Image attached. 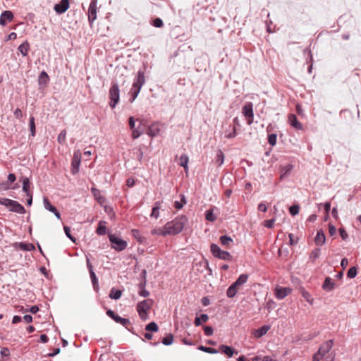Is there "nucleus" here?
<instances>
[{"instance_id":"obj_1","label":"nucleus","mask_w":361,"mask_h":361,"mask_svg":"<svg viewBox=\"0 0 361 361\" xmlns=\"http://www.w3.org/2000/svg\"><path fill=\"white\" fill-rule=\"evenodd\" d=\"M188 219L185 216H180L176 218L172 221L167 222L164 226V233L163 236L167 235H174L180 233L185 224L187 223Z\"/></svg>"},{"instance_id":"obj_2","label":"nucleus","mask_w":361,"mask_h":361,"mask_svg":"<svg viewBox=\"0 0 361 361\" xmlns=\"http://www.w3.org/2000/svg\"><path fill=\"white\" fill-rule=\"evenodd\" d=\"M145 83V73L142 71L137 72V75L134 79L132 87L130 91V101L133 102L138 96L140 90L143 85Z\"/></svg>"},{"instance_id":"obj_3","label":"nucleus","mask_w":361,"mask_h":361,"mask_svg":"<svg viewBox=\"0 0 361 361\" xmlns=\"http://www.w3.org/2000/svg\"><path fill=\"white\" fill-rule=\"evenodd\" d=\"M248 279V275L243 274L237 279V280L231 284L226 291V295L229 298L235 297L240 288L245 284Z\"/></svg>"},{"instance_id":"obj_4","label":"nucleus","mask_w":361,"mask_h":361,"mask_svg":"<svg viewBox=\"0 0 361 361\" xmlns=\"http://www.w3.org/2000/svg\"><path fill=\"white\" fill-rule=\"evenodd\" d=\"M0 204L7 207L9 211L16 212L20 214H23L26 212L24 207L18 202L8 198H0Z\"/></svg>"},{"instance_id":"obj_5","label":"nucleus","mask_w":361,"mask_h":361,"mask_svg":"<svg viewBox=\"0 0 361 361\" xmlns=\"http://www.w3.org/2000/svg\"><path fill=\"white\" fill-rule=\"evenodd\" d=\"M334 341L329 340L324 343L313 356L312 361H320L329 352L333 346Z\"/></svg>"},{"instance_id":"obj_6","label":"nucleus","mask_w":361,"mask_h":361,"mask_svg":"<svg viewBox=\"0 0 361 361\" xmlns=\"http://www.w3.org/2000/svg\"><path fill=\"white\" fill-rule=\"evenodd\" d=\"M153 301L150 299L144 300L137 305V311L140 317L142 320H146L147 318V311L152 305Z\"/></svg>"},{"instance_id":"obj_7","label":"nucleus","mask_w":361,"mask_h":361,"mask_svg":"<svg viewBox=\"0 0 361 361\" xmlns=\"http://www.w3.org/2000/svg\"><path fill=\"white\" fill-rule=\"evenodd\" d=\"M109 241L111 244V247L116 251L121 252L124 250L128 245L126 240L116 236L115 235H109Z\"/></svg>"},{"instance_id":"obj_8","label":"nucleus","mask_w":361,"mask_h":361,"mask_svg":"<svg viewBox=\"0 0 361 361\" xmlns=\"http://www.w3.org/2000/svg\"><path fill=\"white\" fill-rule=\"evenodd\" d=\"M119 92H120V91H119V87H118V84L117 83L113 84L109 90V99H110L109 105L112 109L115 108L116 105L119 102V98H120Z\"/></svg>"},{"instance_id":"obj_9","label":"nucleus","mask_w":361,"mask_h":361,"mask_svg":"<svg viewBox=\"0 0 361 361\" xmlns=\"http://www.w3.org/2000/svg\"><path fill=\"white\" fill-rule=\"evenodd\" d=\"M242 113L247 118V124L251 125L253 122V104L252 102H247L243 107Z\"/></svg>"},{"instance_id":"obj_10","label":"nucleus","mask_w":361,"mask_h":361,"mask_svg":"<svg viewBox=\"0 0 361 361\" xmlns=\"http://www.w3.org/2000/svg\"><path fill=\"white\" fill-rule=\"evenodd\" d=\"M97 18V0H92L88 8V21L92 25Z\"/></svg>"},{"instance_id":"obj_11","label":"nucleus","mask_w":361,"mask_h":361,"mask_svg":"<svg viewBox=\"0 0 361 361\" xmlns=\"http://www.w3.org/2000/svg\"><path fill=\"white\" fill-rule=\"evenodd\" d=\"M219 214V209L216 207H211L204 213V218L206 220L213 222L214 221Z\"/></svg>"},{"instance_id":"obj_12","label":"nucleus","mask_w":361,"mask_h":361,"mask_svg":"<svg viewBox=\"0 0 361 361\" xmlns=\"http://www.w3.org/2000/svg\"><path fill=\"white\" fill-rule=\"evenodd\" d=\"M14 16L11 11H4L0 16V25L5 26L7 22H11L13 20Z\"/></svg>"},{"instance_id":"obj_13","label":"nucleus","mask_w":361,"mask_h":361,"mask_svg":"<svg viewBox=\"0 0 361 361\" xmlns=\"http://www.w3.org/2000/svg\"><path fill=\"white\" fill-rule=\"evenodd\" d=\"M69 8L68 0H61L59 4H55L54 11L59 14L65 13Z\"/></svg>"},{"instance_id":"obj_14","label":"nucleus","mask_w":361,"mask_h":361,"mask_svg":"<svg viewBox=\"0 0 361 361\" xmlns=\"http://www.w3.org/2000/svg\"><path fill=\"white\" fill-rule=\"evenodd\" d=\"M80 154L79 152H75L71 166H72V173L73 174H75L79 171V166L80 164Z\"/></svg>"},{"instance_id":"obj_15","label":"nucleus","mask_w":361,"mask_h":361,"mask_svg":"<svg viewBox=\"0 0 361 361\" xmlns=\"http://www.w3.org/2000/svg\"><path fill=\"white\" fill-rule=\"evenodd\" d=\"M49 82V77L46 71H43L38 77V84L39 89L44 88Z\"/></svg>"},{"instance_id":"obj_16","label":"nucleus","mask_w":361,"mask_h":361,"mask_svg":"<svg viewBox=\"0 0 361 361\" xmlns=\"http://www.w3.org/2000/svg\"><path fill=\"white\" fill-rule=\"evenodd\" d=\"M291 293V289L290 288L281 287L276 288L275 295L279 299H283L286 297L289 293Z\"/></svg>"},{"instance_id":"obj_17","label":"nucleus","mask_w":361,"mask_h":361,"mask_svg":"<svg viewBox=\"0 0 361 361\" xmlns=\"http://www.w3.org/2000/svg\"><path fill=\"white\" fill-rule=\"evenodd\" d=\"M159 132H160V128L157 123L152 124L146 130V133L152 137H156L157 135H158Z\"/></svg>"},{"instance_id":"obj_18","label":"nucleus","mask_w":361,"mask_h":361,"mask_svg":"<svg viewBox=\"0 0 361 361\" xmlns=\"http://www.w3.org/2000/svg\"><path fill=\"white\" fill-rule=\"evenodd\" d=\"M288 122L291 126L297 130H301L302 128V123L298 121L295 114H290L288 116Z\"/></svg>"},{"instance_id":"obj_19","label":"nucleus","mask_w":361,"mask_h":361,"mask_svg":"<svg viewBox=\"0 0 361 361\" xmlns=\"http://www.w3.org/2000/svg\"><path fill=\"white\" fill-rule=\"evenodd\" d=\"M20 181L23 184V191L26 194H31L32 193L30 190V182L27 177L26 176H22L20 178Z\"/></svg>"},{"instance_id":"obj_20","label":"nucleus","mask_w":361,"mask_h":361,"mask_svg":"<svg viewBox=\"0 0 361 361\" xmlns=\"http://www.w3.org/2000/svg\"><path fill=\"white\" fill-rule=\"evenodd\" d=\"M161 202H155L150 214V217L157 219L159 217V210L161 209Z\"/></svg>"},{"instance_id":"obj_21","label":"nucleus","mask_w":361,"mask_h":361,"mask_svg":"<svg viewBox=\"0 0 361 361\" xmlns=\"http://www.w3.org/2000/svg\"><path fill=\"white\" fill-rule=\"evenodd\" d=\"M219 350L222 353L226 354L228 357H231L234 354H238V352L233 348L225 345H221Z\"/></svg>"},{"instance_id":"obj_22","label":"nucleus","mask_w":361,"mask_h":361,"mask_svg":"<svg viewBox=\"0 0 361 361\" xmlns=\"http://www.w3.org/2000/svg\"><path fill=\"white\" fill-rule=\"evenodd\" d=\"M335 288V283L333 281L332 279L330 277H326L324 280V282L322 285V288L326 291H331Z\"/></svg>"},{"instance_id":"obj_23","label":"nucleus","mask_w":361,"mask_h":361,"mask_svg":"<svg viewBox=\"0 0 361 361\" xmlns=\"http://www.w3.org/2000/svg\"><path fill=\"white\" fill-rule=\"evenodd\" d=\"M270 329V326L268 325H264L262 327L259 328L258 329L255 330L254 333V336L255 338H261L264 335H265L267 331Z\"/></svg>"},{"instance_id":"obj_24","label":"nucleus","mask_w":361,"mask_h":361,"mask_svg":"<svg viewBox=\"0 0 361 361\" xmlns=\"http://www.w3.org/2000/svg\"><path fill=\"white\" fill-rule=\"evenodd\" d=\"M326 237L323 231H317V235L314 238V242L317 245H322L325 243Z\"/></svg>"},{"instance_id":"obj_25","label":"nucleus","mask_w":361,"mask_h":361,"mask_svg":"<svg viewBox=\"0 0 361 361\" xmlns=\"http://www.w3.org/2000/svg\"><path fill=\"white\" fill-rule=\"evenodd\" d=\"M18 51L23 56H26L28 54L30 50V44L27 41H25L18 48Z\"/></svg>"},{"instance_id":"obj_26","label":"nucleus","mask_w":361,"mask_h":361,"mask_svg":"<svg viewBox=\"0 0 361 361\" xmlns=\"http://www.w3.org/2000/svg\"><path fill=\"white\" fill-rule=\"evenodd\" d=\"M224 136L226 138H233L236 136V128L235 126L230 125L228 128L225 130Z\"/></svg>"},{"instance_id":"obj_27","label":"nucleus","mask_w":361,"mask_h":361,"mask_svg":"<svg viewBox=\"0 0 361 361\" xmlns=\"http://www.w3.org/2000/svg\"><path fill=\"white\" fill-rule=\"evenodd\" d=\"M293 166L290 164H288L286 166H283V167H281V178L283 179L285 177H286L290 173V171L293 170Z\"/></svg>"},{"instance_id":"obj_28","label":"nucleus","mask_w":361,"mask_h":361,"mask_svg":"<svg viewBox=\"0 0 361 361\" xmlns=\"http://www.w3.org/2000/svg\"><path fill=\"white\" fill-rule=\"evenodd\" d=\"M43 203H44V207L47 210H48L52 213H54L55 212H56L57 209L51 204L50 201L48 200L47 197H44Z\"/></svg>"},{"instance_id":"obj_29","label":"nucleus","mask_w":361,"mask_h":361,"mask_svg":"<svg viewBox=\"0 0 361 361\" xmlns=\"http://www.w3.org/2000/svg\"><path fill=\"white\" fill-rule=\"evenodd\" d=\"M91 191H92L93 196L95 197V199L97 200V202H99V203L102 204V202L104 201V197L101 195L99 190H98L95 188H92Z\"/></svg>"},{"instance_id":"obj_30","label":"nucleus","mask_w":361,"mask_h":361,"mask_svg":"<svg viewBox=\"0 0 361 361\" xmlns=\"http://www.w3.org/2000/svg\"><path fill=\"white\" fill-rule=\"evenodd\" d=\"M91 281L93 285V288L96 292L99 291V283L97 278L96 276V274L94 271H91V273H90Z\"/></svg>"},{"instance_id":"obj_31","label":"nucleus","mask_w":361,"mask_h":361,"mask_svg":"<svg viewBox=\"0 0 361 361\" xmlns=\"http://www.w3.org/2000/svg\"><path fill=\"white\" fill-rule=\"evenodd\" d=\"M188 157L185 154H182L179 158L178 164L180 166H183L185 171L188 170Z\"/></svg>"},{"instance_id":"obj_32","label":"nucleus","mask_w":361,"mask_h":361,"mask_svg":"<svg viewBox=\"0 0 361 361\" xmlns=\"http://www.w3.org/2000/svg\"><path fill=\"white\" fill-rule=\"evenodd\" d=\"M18 247L21 250L25 251H32L35 249L33 244L27 243H20Z\"/></svg>"},{"instance_id":"obj_33","label":"nucleus","mask_w":361,"mask_h":361,"mask_svg":"<svg viewBox=\"0 0 361 361\" xmlns=\"http://www.w3.org/2000/svg\"><path fill=\"white\" fill-rule=\"evenodd\" d=\"M116 323H119L126 328H127V326L130 324V322L128 319L123 318L117 314V316L114 318V320Z\"/></svg>"},{"instance_id":"obj_34","label":"nucleus","mask_w":361,"mask_h":361,"mask_svg":"<svg viewBox=\"0 0 361 361\" xmlns=\"http://www.w3.org/2000/svg\"><path fill=\"white\" fill-rule=\"evenodd\" d=\"M186 204V199L184 195H180V201L174 202V207L176 209H180Z\"/></svg>"},{"instance_id":"obj_35","label":"nucleus","mask_w":361,"mask_h":361,"mask_svg":"<svg viewBox=\"0 0 361 361\" xmlns=\"http://www.w3.org/2000/svg\"><path fill=\"white\" fill-rule=\"evenodd\" d=\"M131 234L134 238H135L139 243H142L145 240V238L141 235L140 232L137 229H133Z\"/></svg>"},{"instance_id":"obj_36","label":"nucleus","mask_w":361,"mask_h":361,"mask_svg":"<svg viewBox=\"0 0 361 361\" xmlns=\"http://www.w3.org/2000/svg\"><path fill=\"white\" fill-rule=\"evenodd\" d=\"M224 154L222 151L218 150L216 156L215 162L217 166H220L224 164Z\"/></svg>"},{"instance_id":"obj_37","label":"nucleus","mask_w":361,"mask_h":361,"mask_svg":"<svg viewBox=\"0 0 361 361\" xmlns=\"http://www.w3.org/2000/svg\"><path fill=\"white\" fill-rule=\"evenodd\" d=\"M121 291L120 290H116L115 288H111L109 293V297L111 299L118 300L121 296Z\"/></svg>"},{"instance_id":"obj_38","label":"nucleus","mask_w":361,"mask_h":361,"mask_svg":"<svg viewBox=\"0 0 361 361\" xmlns=\"http://www.w3.org/2000/svg\"><path fill=\"white\" fill-rule=\"evenodd\" d=\"M158 325L154 322H151L145 326V330L147 331L157 332L158 331Z\"/></svg>"},{"instance_id":"obj_39","label":"nucleus","mask_w":361,"mask_h":361,"mask_svg":"<svg viewBox=\"0 0 361 361\" xmlns=\"http://www.w3.org/2000/svg\"><path fill=\"white\" fill-rule=\"evenodd\" d=\"M96 233L99 235H104L106 234V226L103 224V222L102 221H100L99 223V225H98V227L97 228V231H96Z\"/></svg>"},{"instance_id":"obj_40","label":"nucleus","mask_w":361,"mask_h":361,"mask_svg":"<svg viewBox=\"0 0 361 361\" xmlns=\"http://www.w3.org/2000/svg\"><path fill=\"white\" fill-rule=\"evenodd\" d=\"M218 258L226 261H231L232 260V256L231 255L227 252L222 250L220 253V255L218 256Z\"/></svg>"},{"instance_id":"obj_41","label":"nucleus","mask_w":361,"mask_h":361,"mask_svg":"<svg viewBox=\"0 0 361 361\" xmlns=\"http://www.w3.org/2000/svg\"><path fill=\"white\" fill-rule=\"evenodd\" d=\"M142 133H144V128L142 130H140V126H138L137 128L133 129L132 137L133 139H137Z\"/></svg>"},{"instance_id":"obj_42","label":"nucleus","mask_w":361,"mask_h":361,"mask_svg":"<svg viewBox=\"0 0 361 361\" xmlns=\"http://www.w3.org/2000/svg\"><path fill=\"white\" fill-rule=\"evenodd\" d=\"M29 127H30V135L32 137H34L35 135V118L33 116H31L30 118Z\"/></svg>"},{"instance_id":"obj_43","label":"nucleus","mask_w":361,"mask_h":361,"mask_svg":"<svg viewBox=\"0 0 361 361\" xmlns=\"http://www.w3.org/2000/svg\"><path fill=\"white\" fill-rule=\"evenodd\" d=\"M221 251L222 250L220 249V247L217 245H216V244L211 245V252L214 257H218V256L220 255Z\"/></svg>"},{"instance_id":"obj_44","label":"nucleus","mask_w":361,"mask_h":361,"mask_svg":"<svg viewBox=\"0 0 361 361\" xmlns=\"http://www.w3.org/2000/svg\"><path fill=\"white\" fill-rule=\"evenodd\" d=\"M221 243L223 245L228 246L231 242H233V240L231 237H228L227 235H222L220 238Z\"/></svg>"},{"instance_id":"obj_45","label":"nucleus","mask_w":361,"mask_h":361,"mask_svg":"<svg viewBox=\"0 0 361 361\" xmlns=\"http://www.w3.org/2000/svg\"><path fill=\"white\" fill-rule=\"evenodd\" d=\"M173 336L172 334H169L162 339V343L165 345H169L173 343Z\"/></svg>"},{"instance_id":"obj_46","label":"nucleus","mask_w":361,"mask_h":361,"mask_svg":"<svg viewBox=\"0 0 361 361\" xmlns=\"http://www.w3.org/2000/svg\"><path fill=\"white\" fill-rule=\"evenodd\" d=\"M63 230H64V232L66 233V235L73 242H75L76 241V238L75 237H73L71 233V228L70 227L67 226H63Z\"/></svg>"},{"instance_id":"obj_47","label":"nucleus","mask_w":361,"mask_h":361,"mask_svg":"<svg viewBox=\"0 0 361 361\" xmlns=\"http://www.w3.org/2000/svg\"><path fill=\"white\" fill-rule=\"evenodd\" d=\"M320 255V249L319 248H316L314 250H313L310 254V258L314 261L316 259H317Z\"/></svg>"},{"instance_id":"obj_48","label":"nucleus","mask_w":361,"mask_h":361,"mask_svg":"<svg viewBox=\"0 0 361 361\" xmlns=\"http://www.w3.org/2000/svg\"><path fill=\"white\" fill-rule=\"evenodd\" d=\"M357 269L355 267H352L349 269L347 276L350 279L355 278L357 275Z\"/></svg>"},{"instance_id":"obj_49","label":"nucleus","mask_w":361,"mask_h":361,"mask_svg":"<svg viewBox=\"0 0 361 361\" xmlns=\"http://www.w3.org/2000/svg\"><path fill=\"white\" fill-rule=\"evenodd\" d=\"M277 135L275 133L270 134L268 137V142L271 146H274L276 144Z\"/></svg>"},{"instance_id":"obj_50","label":"nucleus","mask_w":361,"mask_h":361,"mask_svg":"<svg viewBox=\"0 0 361 361\" xmlns=\"http://www.w3.org/2000/svg\"><path fill=\"white\" fill-rule=\"evenodd\" d=\"M302 295L306 300L307 302H308L310 304H312L313 299H312L311 295L307 291L303 290L302 291Z\"/></svg>"},{"instance_id":"obj_51","label":"nucleus","mask_w":361,"mask_h":361,"mask_svg":"<svg viewBox=\"0 0 361 361\" xmlns=\"http://www.w3.org/2000/svg\"><path fill=\"white\" fill-rule=\"evenodd\" d=\"M300 210V207L298 204H294L290 207L289 212L291 214V215L295 216L298 214Z\"/></svg>"},{"instance_id":"obj_52","label":"nucleus","mask_w":361,"mask_h":361,"mask_svg":"<svg viewBox=\"0 0 361 361\" xmlns=\"http://www.w3.org/2000/svg\"><path fill=\"white\" fill-rule=\"evenodd\" d=\"M203 320V313L200 311L199 313H197L195 319V324L196 326H200L202 324V321Z\"/></svg>"},{"instance_id":"obj_53","label":"nucleus","mask_w":361,"mask_h":361,"mask_svg":"<svg viewBox=\"0 0 361 361\" xmlns=\"http://www.w3.org/2000/svg\"><path fill=\"white\" fill-rule=\"evenodd\" d=\"M164 226L163 228H154L152 229L151 233L152 235H163V233H164Z\"/></svg>"},{"instance_id":"obj_54","label":"nucleus","mask_w":361,"mask_h":361,"mask_svg":"<svg viewBox=\"0 0 361 361\" xmlns=\"http://www.w3.org/2000/svg\"><path fill=\"white\" fill-rule=\"evenodd\" d=\"M0 353L1 355V358H5L6 357H8L10 355V350L7 348H2L0 350Z\"/></svg>"},{"instance_id":"obj_55","label":"nucleus","mask_w":361,"mask_h":361,"mask_svg":"<svg viewBox=\"0 0 361 361\" xmlns=\"http://www.w3.org/2000/svg\"><path fill=\"white\" fill-rule=\"evenodd\" d=\"M152 25L156 27H161L164 23L161 18H157L153 20Z\"/></svg>"},{"instance_id":"obj_56","label":"nucleus","mask_w":361,"mask_h":361,"mask_svg":"<svg viewBox=\"0 0 361 361\" xmlns=\"http://www.w3.org/2000/svg\"><path fill=\"white\" fill-rule=\"evenodd\" d=\"M66 130H62L59 133V135L58 136V141H59V142L63 143L65 141V140H66Z\"/></svg>"},{"instance_id":"obj_57","label":"nucleus","mask_w":361,"mask_h":361,"mask_svg":"<svg viewBox=\"0 0 361 361\" xmlns=\"http://www.w3.org/2000/svg\"><path fill=\"white\" fill-rule=\"evenodd\" d=\"M338 231H339V233H340V235H341V237L342 238V239L346 240L348 237V235L347 232L345 231V229L343 228H340Z\"/></svg>"},{"instance_id":"obj_58","label":"nucleus","mask_w":361,"mask_h":361,"mask_svg":"<svg viewBox=\"0 0 361 361\" xmlns=\"http://www.w3.org/2000/svg\"><path fill=\"white\" fill-rule=\"evenodd\" d=\"M274 219L267 220L265 221L264 226L269 228H271L274 226Z\"/></svg>"},{"instance_id":"obj_59","label":"nucleus","mask_w":361,"mask_h":361,"mask_svg":"<svg viewBox=\"0 0 361 361\" xmlns=\"http://www.w3.org/2000/svg\"><path fill=\"white\" fill-rule=\"evenodd\" d=\"M14 116H16V118L20 119L23 117V112H22V111L19 108H17L14 111Z\"/></svg>"},{"instance_id":"obj_60","label":"nucleus","mask_w":361,"mask_h":361,"mask_svg":"<svg viewBox=\"0 0 361 361\" xmlns=\"http://www.w3.org/2000/svg\"><path fill=\"white\" fill-rule=\"evenodd\" d=\"M140 296L146 298L149 295V292L145 288L140 289L138 293Z\"/></svg>"},{"instance_id":"obj_61","label":"nucleus","mask_w":361,"mask_h":361,"mask_svg":"<svg viewBox=\"0 0 361 361\" xmlns=\"http://www.w3.org/2000/svg\"><path fill=\"white\" fill-rule=\"evenodd\" d=\"M213 334V329L211 326H204V335L211 336Z\"/></svg>"},{"instance_id":"obj_62","label":"nucleus","mask_w":361,"mask_h":361,"mask_svg":"<svg viewBox=\"0 0 361 361\" xmlns=\"http://www.w3.org/2000/svg\"><path fill=\"white\" fill-rule=\"evenodd\" d=\"M329 232L330 235H334L336 233V228L332 224H329Z\"/></svg>"},{"instance_id":"obj_63","label":"nucleus","mask_w":361,"mask_h":361,"mask_svg":"<svg viewBox=\"0 0 361 361\" xmlns=\"http://www.w3.org/2000/svg\"><path fill=\"white\" fill-rule=\"evenodd\" d=\"M204 353H219V350L210 347H204Z\"/></svg>"},{"instance_id":"obj_64","label":"nucleus","mask_w":361,"mask_h":361,"mask_svg":"<svg viewBox=\"0 0 361 361\" xmlns=\"http://www.w3.org/2000/svg\"><path fill=\"white\" fill-rule=\"evenodd\" d=\"M106 314L111 317L113 320H114V318L117 316V314L111 310H109L106 312Z\"/></svg>"}]
</instances>
